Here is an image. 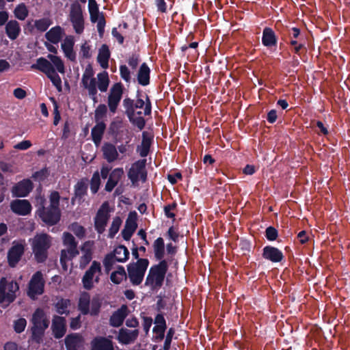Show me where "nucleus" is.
<instances>
[{
    "instance_id": "15",
    "label": "nucleus",
    "mask_w": 350,
    "mask_h": 350,
    "mask_svg": "<svg viewBox=\"0 0 350 350\" xmlns=\"http://www.w3.org/2000/svg\"><path fill=\"white\" fill-rule=\"evenodd\" d=\"M33 183L29 178L23 179L16 183L12 188V197L23 198L27 196L32 191Z\"/></svg>"
},
{
    "instance_id": "7",
    "label": "nucleus",
    "mask_w": 350,
    "mask_h": 350,
    "mask_svg": "<svg viewBox=\"0 0 350 350\" xmlns=\"http://www.w3.org/2000/svg\"><path fill=\"white\" fill-rule=\"evenodd\" d=\"M19 290L18 284L16 281L8 282L4 277L0 280V304L5 306L12 303L16 297V293Z\"/></svg>"
},
{
    "instance_id": "40",
    "label": "nucleus",
    "mask_w": 350,
    "mask_h": 350,
    "mask_svg": "<svg viewBox=\"0 0 350 350\" xmlns=\"http://www.w3.org/2000/svg\"><path fill=\"white\" fill-rule=\"evenodd\" d=\"M82 85L85 89L88 90V94L90 98L92 99L94 103H97V89H96V79H92L89 81L82 82Z\"/></svg>"
},
{
    "instance_id": "54",
    "label": "nucleus",
    "mask_w": 350,
    "mask_h": 350,
    "mask_svg": "<svg viewBox=\"0 0 350 350\" xmlns=\"http://www.w3.org/2000/svg\"><path fill=\"white\" fill-rule=\"evenodd\" d=\"M47 77L50 79L51 83L57 88L59 92L62 91V79L55 70L53 74H49Z\"/></svg>"
},
{
    "instance_id": "37",
    "label": "nucleus",
    "mask_w": 350,
    "mask_h": 350,
    "mask_svg": "<svg viewBox=\"0 0 350 350\" xmlns=\"http://www.w3.org/2000/svg\"><path fill=\"white\" fill-rule=\"evenodd\" d=\"M154 258L157 260H164L165 256V243L162 237H158L154 240L152 244Z\"/></svg>"
},
{
    "instance_id": "49",
    "label": "nucleus",
    "mask_w": 350,
    "mask_h": 350,
    "mask_svg": "<svg viewBox=\"0 0 350 350\" xmlns=\"http://www.w3.org/2000/svg\"><path fill=\"white\" fill-rule=\"evenodd\" d=\"M79 310L83 315H87L90 312V297H81L79 301Z\"/></svg>"
},
{
    "instance_id": "20",
    "label": "nucleus",
    "mask_w": 350,
    "mask_h": 350,
    "mask_svg": "<svg viewBox=\"0 0 350 350\" xmlns=\"http://www.w3.org/2000/svg\"><path fill=\"white\" fill-rule=\"evenodd\" d=\"M153 139L154 135L152 133L148 131L142 132L141 146H138L137 148V150L142 157H146L148 155Z\"/></svg>"
},
{
    "instance_id": "29",
    "label": "nucleus",
    "mask_w": 350,
    "mask_h": 350,
    "mask_svg": "<svg viewBox=\"0 0 350 350\" xmlns=\"http://www.w3.org/2000/svg\"><path fill=\"white\" fill-rule=\"evenodd\" d=\"M137 83L142 86H147L150 82V69L146 62L141 64L137 73Z\"/></svg>"
},
{
    "instance_id": "8",
    "label": "nucleus",
    "mask_w": 350,
    "mask_h": 350,
    "mask_svg": "<svg viewBox=\"0 0 350 350\" xmlns=\"http://www.w3.org/2000/svg\"><path fill=\"white\" fill-rule=\"evenodd\" d=\"M44 199H42V202L38 207L36 213L40 219L47 226H52L57 224L61 219V211L59 208L49 206L45 207L44 203Z\"/></svg>"
},
{
    "instance_id": "44",
    "label": "nucleus",
    "mask_w": 350,
    "mask_h": 350,
    "mask_svg": "<svg viewBox=\"0 0 350 350\" xmlns=\"http://www.w3.org/2000/svg\"><path fill=\"white\" fill-rule=\"evenodd\" d=\"M310 127L318 135H327L329 133L327 128L320 120H310Z\"/></svg>"
},
{
    "instance_id": "31",
    "label": "nucleus",
    "mask_w": 350,
    "mask_h": 350,
    "mask_svg": "<svg viewBox=\"0 0 350 350\" xmlns=\"http://www.w3.org/2000/svg\"><path fill=\"white\" fill-rule=\"evenodd\" d=\"M74 44L75 42L72 36L66 37L64 42L62 43V49L66 57L72 62L76 60V53L73 50Z\"/></svg>"
},
{
    "instance_id": "30",
    "label": "nucleus",
    "mask_w": 350,
    "mask_h": 350,
    "mask_svg": "<svg viewBox=\"0 0 350 350\" xmlns=\"http://www.w3.org/2000/svg\"><path fill=\"white\" fill-rule=\"evenodd\" d=\"M32 69L38 70L44 73L46 76L49 74L55 72V68L53 64L44 57H39L36 60V63L31 66Z\"/></svg>"
},
{
    "instance_id": "24",
    "label": "nucleus",
    "mask_w": 350,
    "mask_h": 350,
    "mask_svg": "<svg viewBox=\"0 0 350 350\" xmlns=\"http://www.w3.org/2000/svg\"><path fill=\"white\" fill-rule=\"evenodd\" d=\"M128 308L126 305H122L116 311L113 312L109 319V324L113 327H118L123 324L128 313Z\"/></svg>"
},
{
    "instance_id": "63",
    "label": "nucleus",
    "mask_w": 350,
    "mask_h": 350,
    "mask_svg": "<svg viewBox=\"0 0 350 350\" xmlns=\"http://www.w3.org/2000/svg\"><path fill=\"white\" fill-rule=\"evenodd\" d=\"M278 236V230L273 226H269L265 230V237L269 241H275Z\"/></svg>"
},
{
    "instance_id": "4",
    "label": "nucleus",
    "mask_w": 350,
    "mask_h": 350,
    "mask_svg": "<svg viewBox=\"0 0 350 350\" xmlns=\"http://www.w3.org/2000/svg\"><path fill=\"white\" fill-rule=\"evenodd\" d=\"M169 268L167 260L159 261L157 264L152 265L146 276L144 285L150 288L151 291H157L163 284L166 273Z\"/></svg>"
},
{
    "instance_id": "23",
    "label": "nucleus",
    "mask_w": 350,
    "mask_h": 350,
    "mask_svg": "<svg viewBox=\"0 0 350 350\" xmlns=\"http://www.w3.org/2000/svg\"><path fill=\"white\" fill-rule=\"evenodd\" d=\"M262 256L265 259L272 262H280L284 258L282 251L271 245L265 246L263 248Z\"/></svg>"
},
{
    "instance_id": "14",
    "label": "nucleus",
    "mask_w": 350,
    "mask_h": 350,
    "mask_svg": "<svg viewBox=\"0 0 350 350\" xmlns=\"http://www.w3.org/2000/svg\"><path fill=\"white\" fill-rule=\"evenodd\" d=\"M25 251L24 244L14 242L7 254L8 265L12 268L16 267L24 255Z\"/></svg>"
},
{
    "instance_id": "27",
    "label": "nucleus",
    "mask_w": 350,
    "mask_h": 350,
    "mask_svg": "<svg viewBox=\"0 0 350 350\" xmlns=\"http://www.w3.org/2000/svg\"><path fill=\"white\" fill-rule=\"evenodd\" d=\"M82 256L79 260V268L83 269L92 259V250L90 241H85L81 247Z\"/></svg>"
},
{
    "instance_id": "50",
    "label": "nucleus",
    "mask_w": 350,
    "mask_h": 350,
    "mask_svg": "<svg viewBox=\"0 0 350 350\" xmlns=\"http://www.w3.org/2000/svg\"><path fill=\"white\" fill-rule=\"evenodd\" d=\"M114 254H112V252L107 254L103 260V265L105 268V271L107 272H109L112 268L116 260V258Z\"/></svg>"
},
{
    "instance_id": "25",
    "label": "nucleus",
    "mask_w": 350,
    "mask_h": 350,
    "mask_svg": "<svg viewBox=\"0 0 350 350\" xmlns=\"http://www.w3.org/2000/svg\"><path fill=\"white\" fill-rule=\"evenodd\" d=\"M138 329L130 330L126 328H121L119 330L117 339L120 343L129 345L133 342L138 337Z\"/></svg>"
},
{
    "instance_id": "11",
    "label": "nucleus",
    "mask_w": 350,
    "mask_h": 350,
    "mask_svg": "<svg viewBox=\"0 0 350 350\" xmlns=\"http://www.w3.org/2000/svg\"><path fill=\"white\" fill-rule=\"evenodd\" d=\"M44 284L42 273L40 271H37L33 274L29 282L27 295L34 299L37 295H42L44 291Z\"/></svg>"
},
{
    "instance_id": "34",
    "label": "nucleus",
    "mask_w": 350,
    "mask_h": 350,
    "mask_svg": "<svg viewBox=\"0 0 350 350\" xmlns=\"http://www.w3.org/2000/svg\"><path fill=\"white\" fill-rule=\"evenodd\" d=\"M64 29L59 25L52 27L46 33V39L53 44H57L62 40Z\"/></svg>"
},
{
    "instance_id": "5",
    "label": "nucleus",
    "mask_w": 350,
    "mask_h": 350,
    "mask_svg": "<svg viewBox=\"0 0 350 350\" xmlns=\"http://www.w3.org/2000/svg\"><path fill=\"white\" fill-rule=\"evenodd\" d=\"M63 244L66 247L64 250H62L60 254V263L64 269H67V262L72 260L77 255L79 252L77 249L78 242L75 240L74 236L68 232L63 233Z\"/></svg>"
},
{
    "instance_id": "35",
    "label": "nucleus",
    "mask_w": 350,
    "mask_h": 350,
    "mask_svg": "<svg viewBox=\"0 0 350 350\" xmlns=\"http://www.w3.org/2000/svg\"><path fill=\"white\" fill-rule=\"evenodd\" d=\"M5 29L6 35L12 40H16L21 33L19 23L16 20L8 21L5 25Z\"/></svg>"
},
{
    "instance_id": "13",
    "label": "nucleus",
    "mask_w": 350,
    "mask_h": 350,
    "mask_svg": "<svg viewBox=\"0 0 350 350\" xmlns=\"http://www.w3.org/2000/svg\"><path fill=\"white\" fill-rule=\"evenodd\" d=\"M122 94L123 85L121 83H116L111 88L107 103L111 113H115L116 112Z\"/></svg>"
},
{
    "instance_id": "58",
    "label": "nucleus",
    "mask_w": 350,
    "mask_h": 350,
    "mask_svg": "<svg viewBox=\"0 0 350 350\" xmlns=\"http://www.w3.org/2000/svg\"><path fill=\"white\" fill-rule=\"evenodd\" d=\"M49 175V172L46 167H44L39 171L35 172L31 178L36 181H43Z\"/></svg>"
},
{
    "instance_id": "33",
    "label": "nucleus",
    "mask_w": 350,
    "mask_h": 350,
    "mask_svg": "<svg viewBox=\"0 0 350 350\" xmlns=\"http://www.w3.org/2000/svg\"><path fill=\"white\" fill-rule=\"evenodd\" d=\"M105 129L106 124L102 121L97 122L92 129V139L96 146H98L100 144Z\"/></svg>"
},
{
    "instance_id": "1",
    "label": "nucleus",
    "mask_w": 350,
    "mask_h": 350,
    "mask_svg": "<svg viewBox=\"0 0 350 350\" xmlns=\"http://www.w3.org/2000/svg\"><path fill=\"white\" fill-rule=\"evenodd\" d=\"M122 105L125 109L124 113L129 122L139 130H142L146 125V120L142 116L141 111H135L137 109H144V115L150 116L152 113V103L150 97L147 94L143 95L140 90L136 92V100L126 97L122 101Z\"/></svg>"
},
{
    "instance_id": "3",
    "label": "nucleus",
    "mask_w": 350,
    "mask_h": 350,
    "mask_svg": "<svg viewBox=\"0 0 350 350\" xmlns=\"http://www.w3.org/2000/svg\"><path fill=\"white\" fill-rule=\"evenodd\" d=\"M33 258L37 263H44L49 257V250L52 245V238L46 233L36 234L29 240Z\"/></svg>"
},
{
    "instance_id": "64",
    "label": "nucleus",
    "mask_w": 350,
    "mask_h": 350,
    "mask_svg": "<svg viewBox=\"0 0 350 350\" xmlns=\"http://www.w3.org/2000/svg\"><path fill=\"white\" fill-rule=\"evenodd\" d=\"M154 327L167 328L166 321L163 313H158L154 318Z\"/></svg>"
},
{
    "instance_id": "2",
    "label": "nucleus",
    "mask_w": 350,
    "mask_h": 350,
    "mask_svg": "<svg viewBox=\"0 0 350 350\" xmlns=\"http://www.w3.org/2000/svg\"><path fill=\"white\" fill-rule=\"evenodd\" d=\"M31 323L32 325L30 328L29 340L39 345L42 342L45 331L49 326V319L44 310L38 308L33 312Z\"/></svg>"
},
{
    "instance_id": "16",
    "label": "nucleus",
    "mask_w": 350,
    "mask_h": 350,
    "mask_svg": "<svg viewBox=\"0 0 350 350\" xmlns=\"http://www.w3.org/2000/svg\"><path fill=\"white\" fill-rule=\"evenodd\" d=\"M97 272H101L100 263L94 260L82 278V284L85 289L90 291L94 287L93 279L95 273Z\"/></svg>"
},
{
    "instance_id": "42",
    "label": "nucleus",
    "mask_w": 350,
    "mask_h": 350,
    "mask_svg": "<svg viewBox=\"0 0 350 350\" xmlns=\"http://www.w3.org/2000/svg\"><path fill=\"white\" fill-rule=\"evenodd\" d=\"M70 305V300L68 299L60 298L55 304V307L56 309V312L62 315L69 314V311L68 308Z\"/></svg>"
},
{
    "instance_id": "32",
    "label": "nucleus",
    "mask_w": 350,
    "mask_h": 350,
    "mask_svg": "<svg viewBox=\"0 0 350 350\" xmlns=\"http://www.w3.org/2000/svg\"><path fill=\"white\" fill-rule=\"evenodd\" d=\"M103 157L109 163H112L118 159V152L116 146L111 143H105L102 147Z\"/></svg>"
},
{
    "instance_id": "45",
    "label": "nucleus",
    "mask_w": 350,
    "mask_h": 350,
    "mask_svg": "<svg viewBox=\"0 0 350 350\" xmlns=\"http://www.w3.org/2000/svg\"><path fill=\"white\" fill-rule=\"evenodd\" d=\"M122 223V221L121 218L118 216H116L113 219L112 223L109 229L108 237L109 239L114 238L116 234L119 231V229L121 226Z\"/></svg>"
},
{
    "instance_id": "18",
    "label": "nucleus",
    "mask_w": 350,
    "mask_h": 350,
    "mask_svg": "<svg viewBox=\"0 0 350 350\" xmlns=\"http://www.w3.org/2000/svg\"><path fill=\"white\" fill-rule=\"evenodd\" d=\"M51 330L55 338H62L66 332V321L63 317L55 315L52 319Z\"/></svg>"
},
{
    "instance_id": "12",
    "label": "nucleus",
    "mask_w": 350,
    "mask_h": 350,
    "mask_svg": "<svg viewBox=\"0 0 350 350\" xmlns=\"http://www.w3.org/2000/svg\"><path fill=\"white\" fill-rule=\"evenodd\" d=\"M109 218V204L105 202L94 217V228L98 234H103L105 232Z\"/></svg>"
},
{
    "instance_id": "21",
    "label": "nucleus",
    "mask_w": 350,
    "mask_h": 350,
    "mask_svg": "<svg viewBox=\"0 0 350 350\" xmlns=\"http://www.w3.org/2000/svg\"><path fill=\"white\" fill-rule=\"evenodd\" d=\"M88 189V179L83 178L80 179L74 186V196L71 199L72 204L76 199L80 202L87 194Z\"/></svg>"
},
{
    "instance_id": "46",
    "label": "nucleus",
    "mask_w": 350,
    "mask_h": 350,
    "mask_svg": "<svg viewBox=\"0 0 350 350\" xmlns=\"http://www.w3.org/2000/svg\"><path fill=\"white\" fill-rule=\"evenodd\" d=\"M14 14L16 18L23 21L27 17L29 11L25 4L21 3L15 8Z\"/></svg>"
},
{
    "instance_id": "61",
    "label": "nucleus",
    "mask_w": 350,
    "mask_h": 350,
    "mask_svg": "<svg viewBox=\"0 0 350 350\" xmlns=\"http://www.w3.org/2000/svg\"><path fill=\"white\" fill-rule=\"evenodd\" d=\"M120 75L121 78L126 83H130L131 80V71L126 65L120 66Z\"/></svg>"
},
{
    "instance_id": "60",
    "label": "nucleus",
    "mask_w": 350,
    "mask_h": 350,
    "mask_svg": "<svg viewBox=\"0 0 350 350\" xmlns=\"http://www.w3.org/2000/svg\"><path fill=\"white\" fill-rule=\"evenodd\" d=\"M141 61L140 56L137 53H133L129 56L127 63L129 66L133 69L135 70Z\"/></svg>"
},
{
    "instance_id": "28",
    "label": "nucleus",
    "mask_w": 350,
    "mask_h": 350,
    "mask_svg": "<svg viewBox=\"0 0 350 350\" xmlns=\"http://www.w3.org/2000/svg\"><path fill=\"white\" fill-rule=\"evenodd\" d=\"M278 38L274 31L271 28L266 27L263 29L262 36V43L267 48L275 47L277 46Z\"/></svg>"
},
{
    "instance_id": "48",
    "label": "nucleus",
    "mask_w": 350,
    "mask_h": 350,
    "mask_svg": "<svg viewBox=\"0 0 350 350\" xmlns=\"http://www.w3.org/2000/svg\"><path fill=\"white\" fill-rule=\"evenodd\" d=\"M90 190L93 194L98 192L100 185V178L98 171L94 172L90 180Z\"/></svg>"
},
{
    "instance_id": "55",
    "label": "nucleus",
    "mask_w": 350,
    "mask_h": 350,
    "mask_svg": "<svg viewBox=\"0 0 350 350\" xmlns=\"http://www.w3.org/2000/svg\"><path fill=\"white\" fill-rule=\"evenodd\" d=\"M175 334V329L170 327L167 332L165 338V342L163 346V350H170L171 348V344L174 335Z\"/></svg>"
},
{
    "instance_id": "38",
    "label": "nucleus",
    "mask_w": 350,
    "mask_h": 350,
    "mask_svg": "<svg viewBox=\"0 0 350 350\" xmlns=\"http://www.w3.org/2000/svg\"><path fill=\"white\" fill-rule=\"evenodd\" d=\"M66 350H77L81 342V336L76 333L67 335L64 340Z\"/></svg>"
},
{
    "instance_id": "19",
    "label": "nucleus",
    "mask_w": 350,
    "mask_h": 350,
    "mask_svg": "<svg viewBox=\"0 0 350 350\" xmlns=\"http://www.w3.org/2000/svg\"><path fill=\"white\" fill-rule=\"evenodd\" d=\"M10 208L13 213L25 216L30 214L32 207L27 200H14L10 203Z\"/></svg>"
},
{
    "instance_id": "56",
    "label": "nucleus",
    "mask_w": 350,
    "mask_h": 350,
    "mask_svg": "<svg viewBox=\"0 0 350 350\" xmlns=\"http://www.w3.org/2000/svg\"><path fill=\"white\" fill-rule=\"evenodd\" d=\"M27 325V321L25 318H19L14 321V330L17 334L22 333Z\"/></svg>"
},
{
    "instance_id": "59",
    "label": "nucleus",
    "mask_w": 350,
    "mask_h": 350,
    "mask_svg": "<svg viewBox=\"0 0 350 350\" xmlns=\"http://www.w3.org/2000/svg\"><path fill=\"white\" fill-rule=\"evenodd\" d=\"M88 10L90 14L91 21H94V15H98L99 8L96 0H88Z\"/></svg>"
},
{
    "instance_id": "41",
    "label": "nucleus",
    "mask_w": 350,
    "mask_h": 350,
    "mask_svg": "<svg viewBox=\"0 0 350 350\" xmlns=\"http://www.w3.org/2000/svg\"><path fill=\"white\" fill-rule=\"evenodd\" d=\"M98 79V88L102 92H105L107 90L109 84V79L108 72L103 71L97 75Z\"/></svg>"
},
{
    "instance_id": "62",
    "label": "nucleus",
    "mask_w": 350,
    "mask_h": 350,
    "mask_svg": "<svg viewBox=\"0 0 350 350\" xmlns=\"http://www.w3.org/2000/svg\"><path fill=\"white\" fill-rule=\"evenodd\" d=\"M59 200L60 196L58 191H53L49 196L50 205L51 206L59 208Z\"/></svg>"
},
{
    "instance_id": "22",
    "label": "nucleus",
    "mask_w": 350,
    "mask_h": 350,
    "mask_svg": "<svg viewBox=\"0 0 350 350\" xmlns=\"http://www.w3.org/2000/svg\"><path fill=\"white\" fill-rule=\"evenodd\" d=\"M123 175L124 170L122 167H117L113 170L109 175L108 180L105 187V190L107 192L112 191L119 181L122 179Z\"/></svg>"
},
{
    "instance_id": "6",
    "label": "nucleus",
    "mask_w": 350,
    "mask_h": 350,
    "mask_svg": "<svg viewBox=\"0 0 350 350\" xmlns=\"http://www.w3.org/2000/svg\"><path fill=\"white\" fill-rule=\"evenodd\" d=\"M148 265L147 258L138 259L137 262L127 265L128 277L133 285L138 286L142 282Z\"/></svg>"
},
{
    "instance_id": "51",
    "label": "nucleus",
    "mask_w": 350,
    "mask_h": 350,
    "mask_svg": "<svg viewBox=\"0 0 350 350\" xmlns=\"http://www.w3.org/2000/svg\"><path fill=\"white\" fill-rule=\"evenodd\" d=\"M69 228L79 239H83L85 236V228L77 222L71 224Z\"/></svg>"
},
{
    "instance_id": "26",
    "label": "nucleus",
    "mask_w": 350,
    "mask_h": 350,
    "mask_svg": "<svg viewBox=\"0 0 350 350\" xmlns=\"http://www.w3.org/2000/svg\"><path fill=\"white\" fill-rule=\"evenodd\" d=\"M91 350H114L113 342L106 337L97 336L91 342Z\"/></svg>"
},
{
    "instance_id": "17",
    "label": "nucleus",
    "mask_w": 350,
    "mask_h": 350,
    "mask_svg": "<svg viewBox=\"0 0 350 350\" xmlns=\"http://www.w3.org/2000/svg\"><path fill=\"white\" fill-rule=\"evenodd\" d=\"M137 214L135 211H131L126 220L124 227L122 230L124 240L129 241L137 228Z\"/></svg>"
},
{
    "instance_id": "52",
    "label": "nucleus",
    "mask_w": 350,
    "mask_h": 350,
    "mask_svg": "<svg viewBox=\"0 0 350 350\" xmlns=\"http://www.w3.org/2000/svg\"><path fill=\"white\" fill-rule=\"evenodd\" d=\"M101 304V301L98 297H93L91 301V309L90 310L89 314L94 317L98 315Z\"/></svg>"
},
{
    "instance_id": "9",
    "label": "nucleus",
    "mask_w": 350,
    "mask_h": 350,
    "mask_svg": "<svg viewBox=\"0 0 350 350\" xmlns=\"http://www.w3.org/2000/svg\"><path fill=\"white\" fill-rule=\"evenodd\" d=\"M146 159H139L133 163L128 171V178L134 185L137 183L139 180L142 183H145L147 180V171L146 169Z\"/></svg>"
},
{
    "instance_id": "39",
    "label": "nucleus",
    "mask_w": 350,
    "mask_h": 350,
    "mask_svg": "<svg viewBox=\"0 0 350 350\" xmlns=\"http://www.w3.org/2000/svg\"><path fill=\"white\" fill-rule=\"evenodd\" d=\"M112 254L116 255V260L119 262H124L129 258V251L127 247L124 245L117 246Z\"/></svg>"
},
{
    "instance_id": "43",
    "label": "nucleus",
    "mask_w": 350,
    "mask_h": 350,
    "mask_svg": "<svg viewBox=\"0 0 350 350\" xmlns=\"http://www.w3.org/2000/svg\"><path fill=\"white\" fill-rule=\"evenodd\" d=\"M52 21L49 18L44 17L33 21V27L39 32H44L51 25Z\"/></svg>"
},
{
    "instance_id": "10",
    "label": "nucleus",
    "mask_w": 350,
    "mask_h": 350,
    "mask_svg": "<svg viewBox=\"0 0 350 350\" xmlns=\"http://www.w3.org/2000/svg\"><path fill=\"white\" fill-rule=\"evenodd\" d=\"M69 19L75 31L77 34L82 33L84 30V18L81 5L78 1L72 3L70 5Z\"/></svg>"
},
{
    "instance_id": "57",
    "label": "nucleus",
    "mask_w": 350,
    "mask_h": 350,
    "mask_svg": "<svg viewBox=\"0 0 350 350\" xmlns=\"http://www.w3.org/2000/svg\"><path fill=\"white\" fill-rule=\"evenodd\" d=\"M167 328L153 327L152 332L154 335L152 337V340L155 342H161L165 338V332Z\"/></svg>"
},
{
    "instance_id": "53",
    "label": "nucleus",
    "mask_w": 350,
    "mask_h": 350,
    "mask_svg": "<svg viewBox=\"0 0 350 350\" xmlns=\"http://www.w3.org/2000/svg\"><path fill=\"white\" fill-rule=\"evenodd\" d=\"M107 107L105 104H100L96 109L94 113L95 120L97 122L106 116Z\"/></svg>"
},
{
    "instance_id": "47",
    "label": "nucleus",
    "mask_w": 350,
    "mask_h": 350,
    "mask_svg": "<svg viewBox=\"0 0 350 350\" xmlns=\"http://www.w3.org/2000/svg\"><path fill=\"white\" fill-rule=\"evenodd\" d=\"M47 57L51 60V63L53 64V67L55 66L56 68L59 72L62 74L65 72L64 62L59 57L52 54H49Z\"/></svg>"
},
{
    "instance_id": "36",
    "label": "nucleus",
    "mask_w": 350,
    "mask_h": 350,
    "mask_svg": "<svg viewBox=\"0 0 350 350\" xmlns=\"http://www.w3.org/2000/svg\"><path fill=\"white\" fill-rule=\"evenodd\" d=\"M110 58V51L107 44H104L99 49L97 61L100 66L107 69L109 67V59Z\"/></svg>"
}]
</instances>
